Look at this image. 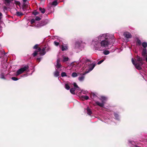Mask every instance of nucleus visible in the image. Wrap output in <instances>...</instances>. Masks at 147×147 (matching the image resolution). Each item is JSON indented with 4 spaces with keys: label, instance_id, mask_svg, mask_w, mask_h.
I'll return each instance as SVG.
<instances>
[{
    "label": "nucleus",
    "instance_id": "nucleus-29",
    "mask_svg": "<svg viewBox=\"0 0 147 147\" xmlns=\"http://www.w3.org/2000/svg\"><path fill=\"white\" fill-rule=\"evenodd\" d=\"M73 85L75 87H76L77 88V89L78 90H80V88L76 84V83L75 82L74 83Z\"/></svg>",
    "mask_w": 147,
    "mask_h": 147
},
{
    "label": "nucleus",
    "instance_id": "nucleus-5",
    "mask_svg": "<svg viewBox=\"0 0 147 147\" xmlns=\"http://www.w3.org/2000/svg\"><path fill=\"white\" fill-rule=\"evenodd\" d=\"M29 66L28 65H26L23 67H21L20 69H18L16 71V75L18 76L22 74L25 71H27L28 72L29 70L28 69Z\"/></svg>",
    "mask_w": 147,
    "mask_h": 147
},
{
    "label": "nucleus",
    "instance_id": "nucleus-7",
    "mask_svg": "<svg viewBox=\"0 0 147 147\" xmlns=\"http://www.w3.org/2000/svg\"><path fill=\"white\" fill-rule=\"evenodd\" d=\"M50 48L48 47L47 45H45L43 48L39 51L40 54L41 55H44L46 53V51H48L49 50Z\"/></svg>",
    "mask_w": 147,
    "mask_h": 147
},
{
    "label": "nucleus",
    "instance_id": "nucleus-21",
    "mask_svg": "<svg viewBox=\"0 0 147 147\" xmlns=\"http://www.w3.org/2000/svg\"><path fill=\"white\" fill-rule=\"evenodd\" d=\"M142 45L143 48H146L147 47V42H143L142 44Z\"/></svg>",
    "mask_w": 147,
    "mask_h": 147
},
{
    "label": "nucleus",
    "instance_id": "nucleus-27",
    "mask_svg": "<svg viewBox=\"0 0 147 147\" xmlns=\"http://www.w3.org/2000/svg\"><path fill=\"white\" fill-rule=\"evenodd\" d=\"M56 37L57 38H56L57 39V40H56L57 41H58L59 42V43L60 42H62V39L61 38L59 37L58 36H56Z\"/></svg>",
    "mask_w": 147,
    "mask_h": 147
},
{
    "label": "nucleus",
    "instance_id": "nucleus-42",
    "mask_svg": "<svg viewBox=\"0 0 147 147\" xmlns=\"http://www.w3.org/2000/svg\"><path fill=\"white\" fill-rule=\"evenodd\" d=\"M35 19H31L30 20V22L31 24H33V23L35 22Z\"/></svg>",
    "mask_w": 147,
    "mask_h": 147
},
{
    "label": "nucleus",
    "instance_id": "nucleus-26",
    "mask_svg": "<svg viewBox=\"0 0 147 147\" xmlns=\"http://www.w3.org/2000/svg\"><path fill=\"white\" fill-rule=\"evenodd\" d=\"M110 53L109 51L108 50H105L103 52V53L105 55H108Z\"/></svg>",
    "mask_w": 147,
    "mask_h": 147
},
{
    "label": "nucleus",
    "instance_id": "nucleus-1",
    "mask_svg": "<svg viewBox=\"0 0 147 147\" xmlns=\"http://www.w3.org/2000/svg\"><path fill=\"white\" fill-rule=\"evenodd\" d=\"M115 41L113 35L109 33L101 34L94 38L92 44L96 50L102 51L108 48Z\"/></svg>",
    "mask_w": 147,
    "mask_h": 147
},
{
    "label": "nucleus",
    "instance_id": "nucleus-31",
    "mask_svg": "<svg viewBox=\"0 0 147 147\" xmlns=\"http://www.w3.org/2000/svg\"><path fill=\"white\" fill-rule=\"evenodd\" d=\"M69 60V58L68 57H63V62H65Z\"/></svg>",
    "mask_w": 147,
    "mask_h": 147
},
{
    "label": "nucleus",
    "instance_id": "nucleus-6",
    "mask_svg": "<svg viewBox=\"0 0 147 147\" xmlns=\"http://www.w3.org/2000/svg\"><path fill=\"white\" fill-rule=\"evenodd\" d=\"M89 61L90 60L88 59L86 61V65H88V70L85 71V72L84 74H86L89 73L90 71H92L95 66V63H89Z\"/></svg>",
    "mask_w": 147,
    "mask_h": 147
},
{
    "label": "nucleus",
    "instance_id": "nucleus-4",
    "mask_svg": "<svg viewBox=\"0 0 147 147\" xmlns=\"http://www.w3.org/2000/svg\"><path fill=\"white\" fill-rule=\"evenodd\" d=\"M84 47V44L82 41L78 40L75 42L74 47L75 49L78 50L79 51H81Z\"/></svg>",
    "mask_w": 147,
    "mask_h": 147
},
{
    "label": "nucleus",
    "instance_id": "nucleus-39",
    "mask_svg": "<svg viewBox=\"0 0 147 147\" xmlns=\"http://www.w3.org/2000/svg\"><path fill=\"white\" fill-rule=\"evenodd\" d=\"M11 79L14 81H17L18 80V79L15 77H12L11 78Z\"/></svg>",
    "mask_w": 147,
    "mask_h": 147
},
{
    "label": "nucleus",
    "instance_id": "nucleus-44",
    "mask_svg": "<svg viewBox=\"0 0 147 147\" xmlns=\"http://www.w3.org/2000/svg\"><path fill=\"white\" fill-rule=\"evenodd\" d=\"M15 3L17 5H20V3L19 1H15Z\"/></svg>",
    "mask_w": 147,
    "mask_h": 147
},
{
    "label": "nucleus",
    "instance_id": "nucleus-18",
    "mask_svg": "<svg viewBox=\"0 0 147 147\" xmlns=\"http://www.w3.org/2000/svg\"><path fill=\"white\" fill-rule=\"evenodd\" d=\"M76 90V89L75 88H72L70 89V91L72 94H75V91Z\"/></svg>",
    "mask_w": 147,
    "mask_h": 147
},
{
    "label": "nucleus",
    "instance_id": "nucleus-16",
    "mask_svg": "<svg viewBox=\"0 0 147 147\" xmlns=\"http://www.w3.org/2000/svg\"><path fill=\"white\" fill-rule=\"evenodd\" d=\"M40 50V48H38L34 52L32 53V55L34 57H35L38 54V53L39 52V51Z\"/></svg>",
    "mask_w": 147,
    "mask_h": 147
},
{
    "label": "nucleus",
    "instance_id": "nucleus-24",
    "mask_svg": "<svg viewBox=\"0 0 147 147\" xmlns=\"http://www.w3.org/2000/svg\"><path fill=\"white\" fill-rule=\"evenodd\" d=\"M5 74L3 73H1L0 75V78L1 79L5 80V78L4 76Z\"/></svg>",
    "mask_w": 147,
    "mask_h": 147
},
{
    "label": "nucleus",
    "instance_id": "nucleus-19",
    "mask_svg": "<svg viewBox=\"0 0 147 147\" xmlns=\"http://www.w3.org/2000/svg\"><path fill=\"white\" fill-rule=\"evenodd\" d=\"M54 74L55 77H57L59 75V72L57 69H56L55 71L54 72Z\"/></svg>",
    "mask_w": 147,
    "mask_h": 147
},
{
    "label": "nucleus",
    "instance_id": "nucleus-22",
    "mask_svg": "<svg viewBox=\"0 0 147 147\" xmlns=\"http://www.w3.org/2000/svg\"><path fill=\"white\" fill-rule=\"evenodd\" d=\"M39 9L42 13H44L45 12V10L44 8H42L41 7H40Z\"/></svg>",
    "mask_w": 147,
    "mask_h": 147
},
{
    "label": "nucleus",
    "instance_id": "nucleus-17",
    "mask_svg": "<svg viewBox=\"0 0 147 147\" xmlns=\"http://www.w3.org/2000/svg\"><path fill=\"white\" fill-rule=\"evenodd\" d=\"M60 60L57 59V64L56 65V67L58 69L60 68L61 67V65L60 63Z\"/></svg>",
    "mask_w": 147,
    "mask_h": 147
},
{
    "label": "nucleus",
    "instance_id": "nucleus-32",
    "mask_svg": "<svg viewBox=\"0 0 147 147\" xmlns=\"http://www.w3.org/2000/svg\"><path fill=\"white\" fill-rule=\"evenodd\" d=\"M61 76L62 77H66L67 76L66 73L65 72H63L61 73Z\"/></svg>",
    "mask_w": 147,
    "mask_h": 147
},
{
    "label": "nucleus",
    "instance_id": "nucleus-35",
    "mask_svg": "<svg viewBox=\"0 0 147 147\" xmlns=\"http://www.w3.org/2000/svg\"><path fill=\"white\" fill-rule=\"evenodd\" d=\"M54 43L55 45L56 46H57L59 45V42L58 41H55L54 42Z\"/></svg>",
    "mask_w": 147,
    "mask_h": 147
},
{
    "label": "nucleus",
    "instance_id": "nucleus-10",
    "mask_svg": "<svg viewBox=\"0 0 147 147\" xmlns=\"http://www.w3.org/2000/svg\"><path fill=\"white\" fill-rule=\"evenodd\" d=\"M91 98L93 99L94 100L96 101L97 100L98 97L94 93H92L90 95Z\"/></svg>",
    "mask_w": 147,
    "mask_h": 147
},
{
    "label": "nucleus",
    "instance_id": "nucleus-20",
    "mask_svg": "<svg viewBox=\"0 0 147 147\" xmlns=\"http://www.w3.org/2000/svg\"><path fill=\"white\" fill-rule=\"evenodd\" d=\"M5 0V4H6V5L8 6L10 4L11 2L12 1H13V0Z\"/></svg>",
    "mask_w": 147,
    "mask_h": 147
},
{
    "label": "nucleus",
    "instance_id": "nucleus-34",
    "mask_svg": "<svg viewBox=\"0 0 147 147\" xmlns=\"http://www.w3.org/2000/svg\"><path fill=\"white\" fill-rule=\"evenodd\" d=\"M58 3L57 1H53L52 3V5L56 6L57 5Z\"/></svg>",
    "mask_w": 147,
    "mask_h": 147
},
{
    "label": "nucleus",
    "instance_id": "nucleus-47",
    "mask_svg": "<svg viewBox=\"0 0 147 147\" xmlns=\"http://www.w3.org/2000/svg\"><path fill=\"white\" fill-rule=\"evenodd\" d=\"M144 57H145V61L147 62V54Z\"/></svg>",
    "mask_w": 147,
    "mask_h": 147
},
{
    "label": "nucleus",
    "instance_id": "nucleus-9",
    "mask_svg": "<svg viewBox=\"0 0 147 147\" xmlns=\"http://www.w3.org/2000/svg\"><path fill=\"white\" fill-rule=\"evenodd\" d=\"M123 35L126 38H130L132 37L131 34L128 32H124L123 33Z\"/></svg>",
    "mask_w": 147,
    "mask_h": 147
},
{
    "label": "nucleus",
    "instance_id": "nucleus-2",
    "mask_svg": "<svg viewBox=\"0 0 147 147\" xmlns=\"http://www.w3.org/2000/svg\"><path fill=\"white\" fill-rule=\"evenodd\" d=\"M136 61H135L133 58L131 59L132 63L136 68L139 70L142 69V66L143 64V61L144 59L142 57L137 55L136 57Z\"/></svg>",
    "mask_w": 147,
    "mask_h": 147
},
{
    "label": "nucleus",
    "instance_id": "nucleus-14",
    "mask_svg": "<svg viewBox=\"0 0 147 147\" xmlns=\"http://www.w3.org/2000/svg\"><path fill=\"white\" fill-rule=\"evenodd\" d=\"M85 72L83 73L82 74H80V75H81V76H80L78 78V80L80 82L83 81L84 79V75L86 74H84Z\"/></svg>",
    "mask_w": 147,
    "mask_h": 147
},
{
    "label": "nucleus",
    "instance_id": "nucleus-23",
    "mask_svg": "<svg viewBox=\"0 0 147 147\" xmlns=\"http://www.w3.org/2000/svg\"><path fill=\"white\" fill-rule=\"evenodd\" d=\"M136 42L137 44L139 45H140L142 44V42L141 40H140V39L138 38H136Z\"/></svg>",
    "mask_w": 147,
    "mask_h": 147
},
{
    "label": "nucleus",
    "instance_id": "nucleus-46",
    "mask_svg": "<svg viewBox=\"0 0 147 147\" xmlns=\"http://www.w3.org/2000/svg\"><path fill=\"white\" fill-rule=\"evenodd\" d=\"M41 59H42L41 57L38 58H37V60L39 62V61H40V60Z\"/></svg>",
    "mask_w": 147,
    "mask_h": 147
},
{
    "label": "nucleus",
    "instance_id": "nucleus-45",
    "mask_svg": "<svg viewBox=\"0 0 147 147\" xmlns=\"http://www.w3.org/2000/svg\"><path fill=\"white\" fill-rule=\"evenodd\" d=\"M38 14V12L36 11H34L33 12V14L34 15H37Z\"/></svg>",
    "mask_w": 147,
    "mask_h": 147
},
{
    "label": "nucleus",
    "instance_id": "nucleus-37",
    "mask_svg": "<svg viewBox=\"0 0 147 147\" xmlns=\"http://www.w3.org/2000/svg\"><path fill=\"white\" fill-rule=\"evenodd\" d=\"M3 15L0 12V23L2 24L3 23V22L1 20L2 18Z\"/></svg>",
    "mask_w": 147,
    "mask_h": 147
},
{
    "label": "nucleus",
    "instance_id": "nucleus-43",
    "mask_svg": "<svg viewBox=\"0 0 147 147\" xmlns=\"http://www.w3.org/2000/svg\"><path fill=\"white\" fill-rule=\"evenodd\" d=\"M104 61V59H102V60H101L100 61L98 62L97 64L98 65H99V64H100L102 62H103Z\"/></svg>",
    "mask_w": 147,
    "mask_h": 147
},
{
    "label": "nucleus",
    "instance_id": "nucleus-28",
    "mask_svg": "<svg viewBox=\"0 0 147 147\" xmlns=\"http://www.w3.org/2000/svg\"><path fill=\"white\" fill-rule=\"evenodd\" d=\"M71 76L75 78L76 77L78 76V75L76 72H73L72 73Z\"/></svg>",
    "mask_w": 147,
    "mask_h": 147
},
{
    "label": "nucleus",
    "instance_id": "nucleus-12",
    "mask_svg": "<svg viewBox=\"0 0 147 147\" xmlns=\"http://www.w3.org/2000/svg\"><path fill=\"white\" fill-rule=\"evenodd\" d=\"M61 50L62 51H66L68 49V46L67 45L63 44L61 45Z\"/></svg>",
    "mask_w": 147,
    "mask_h": 147
},
{
    "label": "nucleus",
    "instance_id": "nucleus-8",
    "mask_svg": "<svg viewBox=\"0 0 147 147\" xmlns=\"http://www.w3.org/2000/svg\"><path fill=\"white\" fill-rule=\"evenodd\" d=\"M49 22V20L47 19L43 20L40 22L38 23V24H35V26L39 28L42 26H44L47 24Z\"/></svg>",
    "mask_w": 147,
    "mask_h": 147
},
{
    "label": "nucleus",
    "instance_id": "nucleus-25",
    "mask_svg": "<svg viewBox=\"0 0 147 147\" xmlns=\"http://www.w3.org/2000/svg\"><path fill=\"white\" fill-rule=\"evenodd\" d=\"M23 15V14L20 12L17 11L16 12V15L18 16H22Z\"/></svg>",
    "mask_w": 147,
    "mask_h": 147
},
{
    "label": "nucleus",
    "instance_id": "nucleus-40",
    "mask_svg": "<svg viewBox=\"0 0 147 147\" xmlns=\"http://www.w3.org/2000/svg\"><path fill=\"white\" fill-rule=\"evenodd\" d=\"M38 44L36 45L33 47V49H36V50H37V49L38 48Z\"/></svg>",
    "mask_w": 147,
    "mask_h": 147
},
{
    "label": "nucleus",
    "instance_id": "nucleus-30",
    "mask_svg": "<svg viewBox=\"0 0 147 147\" xmlns=\"http://www.w3.org/2000/svg\"><path fill=\"white\" fill-rule=\"evenodd\" d=\"M65 87L67 90H69L70 89V87L67 84H65Z\"/></svg>",
    "mask_w": 147,
    "mask_h": 147
},
{
    "label": "nucleus",
    "instance_id": "nucleus-11",
    "mask_svg": "<svg viewBox=\"0 0 147 147\" xmlns=\"http://www.w3.org/2000/svg\"><path fill=\"white\" fill-rule=\"evenodd\" d=\"M85 111H86L87 114L89 115H91L92 113L91 109L88 107L86 109H85Z\"/></svg>",
    "mask_w": 147,
    "mask_h": 147
},
{
    "label": "nucleus",
    "instance_id": "nucleus-49",
    "mask_svg": "<svg viewBox=\"0 0 147 147\" xmlns=\"http://www.w3.org/2000/svg\"><path fill=\"white\" fill-rule=\"evenodd\" d=\"M3 52L4 53V54L5 55V52L4 51H3Z\"/></svg>",
    "mask_w": 147,
    "mask_h": 147
},
{
    "label": "nucleus",
    "instance_id": "nucleus-3",
    "mask_svg": "<svg viewBox=\"0 0 147 147\" xmlns=\"http://www.w3.org/2000/svg\"><path fill=\"white\" fill-rule=\"evenodd\" d=\"M99 99L101 101V102H100L98 101H96L95 103L99 106L101 107H103L106 102L108 100L107 97L104 96H101Z\"/></svg>",
    "mask_w": 147,
    "mask_h": 147
},
{
    "label": "nucleus",
    "instance_id": "nucleus-38",
    "mask_svg": "<svg viewBox=\"0 0 147 147\" xmlns=\"http://www.w3.org/2000/svg\"><path fill=\"white\" fill-rule=\"evenodd\" d=\"M41 19L38 16H36L35 19V21H39Z\"/></svg>",
    "mask_w": 147,
    "mask_h": 147
},
{
    "label": "nucleus",
    "instance_id": "nucleus-33",
    "mask_svg": "<svg viewBox=\"0 0 147 147\" xmlns=\"http://www.w3.org/2000/svg\"><path fill=\"white\" fill-rule=\"evenodd\" d=\"M81 92L83 94H86L88 92L87 90H81Z\"/></svg>",
    "mask_w": 147,
    "mask_h": 147
},
{
    "label": "nucleus",
    "instance_id": "nucleus-48",
    "mask_svg": "<svg viewBox=\"0 0 147 147\" xmlns=\"http://www.w3.org/2000/svg\"><path fill=\"white\" fill-rule=\"evenodd\" d=\"M27 0H23V1L24 3H25L26 2Z\"/></svg>",
    "mask_w": 147,
    "mask_h": 147
},
{
    "label": "nucleus",
    "instance_id": "nucleus-13",
    "mask_svg": "<svg viewBox=\"0 0 147 147\" xmlns=\"http://www.w3.org/2000/svg\"><path fill=\"white\" fill-rule=\"evenodd\" d=\"M114 115L115 119L119 121L120 120V117L117 113H114Z\"/></svg>",
    "mask_w": 147,
    "mask_h": 147
},
{
    "label": "nucleus",
    "instance_id": "nucleus-36",
    "mask_svg": "<svg viewBox=\"0 0 147 147\" xmlns=\"http://www.w3.org/2000/svg\"><path fill=\"white\" fill-rule=\"evenodd\" d=\"M82 98L86 100H88L89 99V97L87 96H82Z\"/></svg>",
    "mask_w": 147,
    "mask_h": 147
},
{
    "label": "nucleus",
    "instance_id": "nucleus-41",
    "mask_svg": "<svg viewBox=\"0 0 147 147\" xmlns=\"http://www.w3.org/2000/svg\"><path fill=\"white\" fill-rule=\"evenodd\" d=\"M22 9L23 11H25L27 10L26 6H24L22 7Z\"/></svg>",
    "mask_w": 147,
    "mask_h": 147
},
{
    "label": "nucleus",
    "instance_id": "nucleus-15",
    "mask_svg": "<svg viewBox=\"0 0 147 147\" xmlns=\"http://www.w3.org/2000/svg\"><path fill=\"white\" fill-rule=\"evenodd\" d=\"M147 50L146 48H143L142 49V55L143 57H144L145 55L147 54Z\"/></svg>",
    "mask_w": 147,
    "mask_h": 147
}]
</instances>
